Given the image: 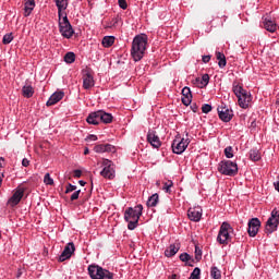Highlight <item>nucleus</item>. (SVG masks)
Listing matches in <instances>:
<instances>
[{
	"instance_id": "obj_45",
	"label": "nucleus",
	"mask_w": 279,
	"mask_h": 279,
	"mask_svg": "<svg viewBox=\"0 0 279 279\" xmlns=\"http://www.w3.org/2000/svg\"><path fill=\"white\" fill-rule=\"evenodd\" d=\"M195 259L202 260V250H199L197 246L195 247Z\"/></svg>"
},
{
	"instance_id": "obj_26",
	"label": "nucleus",
	"mask_w": 279,
	"mask_h": 279,
	"mask_svg": "<svg viewBox=\"0 0 279 279\" xmlns=\"http://www.w3.org/2000/svg\"><path fill=\"white\" fill-rule=\"evenodd\" d=\"M232 92L234 93L235 97H241V95L247 93V90H245L243 88V86H241L239 84V82L234 81L233 84H232Z\"/></svg>"
},
{
	"instance_id": "obj_3",
	"label": "nucleus",
	"mask_w": 279,
	"mask_h": 279,
	"mask_svg": "<svg viewBox=\"0 0 279 279\" xmlns=\"http://www.w3.org/2000/svg\"><path fill=\"white\" fill-rule=\"evenodd\" d=\"M112 119L113 117L110 113L104 110H98L89 113L86 121L89 123V125H99V123L108 124L112 121Z\"/></svg>"
},
{
	"instance_id": "obj_55",
	"label": "nucleus",
	"mask_w": 279,
	"mask_h": 279,
	"mask_svg": "<svg viewBox=\"0 0 279 279\" xmlns=\"http://www.w3.org/2000/svg\"><path fill=\"white\" fill-rule=\"evenodd\" d=\"M88 154H90V150H89L88 148H85L84 155H85V156H88Z\"/></svg>"
},
{
	"instance_id": "obj_2",
	"label": "nucleus",
	"mask_w": 279,
	"mask_h": 279,
	"mask_svg": "<svg viewBox=\"0 0 279 279\" xmlns=\"http://www.w3.org/2000/svg\"><path fill=\"white\" fill-rule=\"evenodd\" d=\"M143 215V205H136L135 207H128L124 211V220L129 222V230H136L138 220Z\"/></svg>"
},
{
	"instance_id": "obj_47",
	"label": "nucleus",
	"mask_w": 279,
	"mask_h": 279,
	"mask_svg": "<svg viewBox=\"0 0 279 279\" xmlns=\"http://www.w3.org/2000/svg\"><path fill=\"white\" fill-rule=\"evenodd\" d=\"M194 84H196V86H198V88H202V78L196 77L194 81Z\"/></svg>"
},
{
	"instance_id": "obj_56",
	"label": "nucleus",
	"mask_w": 279,
	"mask_h": 279,
	"mask_svg": "<svg viewBox=\"0 0 279 279\" xmlns=\"http://www.w3.org/2000/svg\"><path fill=\"white\" fill-rule=\"evenodd\" d=\"M3 157H0V168H3Z\"/></svg>"
},
{
	"instance_id": "obj_1",
	"label": "nucleus",
	"mask_w": 279,
	"mask_h": 279,
	"mask_svg": "<svg viewBox=\"0 0 279 279\" xmlns=\"http://www.w3.org/2000/svg\"><path fill=\"white\" fill-rule=\"evenodd\" d=\"M147 35L142 34L134 37L131 48V56L135 62L143 60L145 51L147 50Z\"/></svg>"
},
{
	"instance_id": "obj_48",
	"label": "nucleus",
	"mask_w": 279,
	"mask_h": 279,
	"mask_svg": "<svg viewBox=\"0 0 279 279\" xmlns=\"http://www.w3.org/2000/svg\"><path fill=\"white\" fill-rule=\"evenodd\" d=\"M191 110H193L194 112H197L199 110V107L197 106V104H192L191 105Z\"/></svg>"
},
{
	"instance_id": "obj_16",
	"label": "nucleus",
	"mask_w": 279,
	"mask_h": 279,
	"mask_svg": "<svg viewBox=\"0 0 279 279\" xmlns=\"http://www.w3.org/2000/svg\"><path fill=\"white\" fill-rule=\"evenodd\" d=\"M96 154H114L117 148L111 144H98L94 147Z\"/></svg>"
},
{
	"instance_id": "obj_20",
	"label": "nucleus",
	"mask_w": 279,
	"mask_h": 279,
	"mask_svg": "<svg viewBox=\"0 0 279 279\" xmlns=\"http://www.w3.org/2000/svg\"><path fill=\"white\" fill-rule=\"evenodd\" d=\"M251 102H252V95H250L247 92H244V94L238 98V104L240 108L247 109L250 108Z\"/></svg>"
},
{
	"instance_id": "obj_59",
	"label": "nucleus",
	"mask_w": 279,
	"mask_h": 279,
	"mask_svg": "<svg viewBox=\"0 0 279 279\" xmlns=\"http://www.w3.org/2000/svg\"><path fill=\"white\" fill-rule=\"evenodd\" d=\"M169 279H178V275H172Z\"/></svg>"
},
{
	"instance_id": "obj_30",
	"label": "nucleus",
	"mask_w": 279,
	"mask_h": 279,
	"mask_svg": "<svg viewBox=\"0 0 279 279\" xmlns=\"http://www.w3.org/2000/svg\"><path fill=\"white\" fill-rule=\"evenodd\" d=\"M102 47H112L114 45V36H105L101 41Z\"/></svg>"
},
{
	"instance_id": "obj_6",
	"label": "nucleus",
	"mask_w": 279,
	"mask_h": 279,
	"mask_svg": "<svg viewBox=\"0 0 279 279\" xmlns=\"http://www.w3.org/2000/svg\"><path fill=\"white\" fill-rule=\"evenodd\" d=\"M218 171L219 173H222V175H229L230 178H234V175L239 173V166L234 161L225 160L219 163Z\"/></svg>"
},
{
	"instance_id": "obj_57",
	"label": "nucleus",
	"mask_w": 279,
	"mask_h": 279,
	"mask_svg": "<svg viewBox=\"0 0 279 279\" xmlns=\"http://www.w3.org/2000/svg\"><path fill=\"white\" fill-rule=\"evenodd\" d=\"M78 184H80L81 186H86V182H85V181H78Z\"/></svg>"
},
{
	"instance_id": "obj_40",
	"label": "nucleus",
	"mask_w": 279,
	"mask_h": 279,
	"mask_svg": "<svg viewBox=\"0 0 279 279\" xmlns=\"http://www.w3.org/2000/svg\"><path fill=\"white\" fill-rule=\"evenodd\" d=\"M210 110H213V106L205 104L202 107V112H204V114H208V112H210Z\"/></svg>"
},
{
	"instance_id": "obj_19",
	"label": "nucleus",
	"mask_w": 279,
	"mask_h": 279,
	"mask_svg": "<svg viewBox=\"0 0 279 279\" xmlns=\"http://www.w3.org/2000/svg\"><path fill=\"white\" fill-rule=\"evenodd\" d=\"M64 98V92L62 90H57L54 92L50 98L48 99V101L46 102V106H56V104H58V101H62V99Z\"/></svg>"
},
{
	"instance_id": "obj_38",
	"label": "nucleus",
	"mask_w": 279,
	"mask_h": 279,
	"mask_svg": "<svg viewBox=\"0 0 279 279\" xmlns=\"http://www.w3.org/2000/svg\"><path fill=\"white\" fill-rule=\"evenodd\" d=\"M173 187V181H167L163 183V187L162 191H165L166 193L171 194V189Z\"/></svg>"
},
{
	"instance_id": "obj_27",
	"label": "nucleus",
	"mask_w": 279,
	"mask_h": 279,
	"mask_svg": "<svg viewBox=\"0 0 279 279\" xmlns=\"http://www.w3.org/2000/svg\"><path fill=\"white\" fill-rule=\"evenodd\" d=\"M22 94L26 99L34 97V87H32V85H24L22 87Z\"/></svg>"
},
{
	"instance_id": "obj_36",
	"label": "nucleus",
	"mask_w": 279,
	"mask_h": 279,
	"mask_svg": "<svg viewBox=\"0 0 279 279\" xmlns=\"http://www.w3.org/2000/svg\"><path fill=\"white\" fill-rule=\"evenodd\" d=\"M226 158H234V148L232 146H228L225 148Z\"/></svg>"
},
{
	"instance_id": "obj_10",
	"label": "nucleus",
	"mask_w": 279,
	"mask_h": 279,
	"mask_svg": "<svg viewBox=\"0 0 279 279\" xmlns=\"http://www.w3.org/2000/svg\"><path fill=\"white\" fill-rule=\"evenodd\" d=\"M191 143V140L186 138H182V140H174L172 142V151L173 154H184V151L186 150V148L189 147Z\"/></svg>"
},
{
	"instance_id": "obj_28",
	"label": "nucleus",
	"mask_w": 279,
	"mask_h": 279,
	"mask_svg": "<svg viewBox=\"0 0 279 279\" xmlns=\"http://www.w3.org/2000/svg\"><path fill=\"white\" fill-rule=\"evenodd\" d=\"M216 59L218 60V66L220 69H223L228 62L226 61V54L220 51H216Z\"/></svg>"
},
{
	"instance_id": "obj_51",
	"label": "nucleus",
	"mask_w": 279,
	"mask_h": 279,
	"mask_svg": "<svg viewBox=\"0 0 279 279\" xmlns=\"http://www.w3.org/2000/svg\"><path fill=\"white\" fill-rule=\"evenodd\" d=\"M22 165H23L24 167H29V160H28L27 158H24V159L22 160Z\"/></svg>"
},
{
	"instance_id": "obj_49",
	"label": "nucleus",
	"mask_w": 279,
	"mask_h": 279,
	"mask_svg": "<svg viewBox=\"0 0 279 279\" xmlns=\"http://www.w3.org/2000/svg\"><path fill=\"white\" fill-rule=\"evenodd\" d=\"M74 178H82V170H74Z\"/></svg>"
},
{
	"instance_id": "obj_11",
	"label": "nucleus",
	"mask_w": 279,
	"mask_h": 279,
	"mask_svg": "<svg viewBox=\"0 0 279 279\" xmlns=\"http://www.w3.org/2000/svg\"><path fill=\"white\" fill-rule=\"evenodd\" d=\"M218 110V117L221 121H223L225 123H230V121H232V118L234 117V111H232V109H229L226 106H219L217 108Z\"/></svg>"
},
{
	"instance_id": "obj_13",
	"label": "nucleus",
	"mask_w": 279,
	"mask_h": 279,
	"mask_svg": "<svg viewBox=\"0 0 279 279\" xmlns=\"http://www.w3.org/2000/svg\"><path fill=\"white\" fill-rule=\"evenodd\" d=\"M93 86H95L93 71L90 69L83 70V88H85V90H89Z\"/></svg>"
},
{
	"instance_id": "obj_50",
	"label": "nucleus",
	"mask_w": 279,
	"mask_h": 279,
	"mask_svg": "<svg viewBox=\"0 0 279 279\" xmlns=\"http://www.w3.org/2000/svg\"><path fill=\"white\" fill-rule=\"evenodd\" d=\"M86 141H97V135H88Z\"/></svg>"
},
{
	"instance_id": "obj_32",
	"label": "nucleus",
	"mask_w": 279,
	"mask_h": 279,
	"mask_svg": "<svg viewBox=\"0 0 279 279\" xmlns=\"http://www.w3.org/2000/svg\"><path fill=\"white\" fill-rule=\"evenodd\" d=\"M64 62H66V64H73V62H75V53L74 52L65 53Z\"/></svg>"
},
{
	"instance_id": "obj_8",
	"label": "nucleus",
	"mask_w": 279,
	"mask_h": 279,
	"mask_svg": "<svg viewBox=\"0 0 279 279\" xmlns=\"http://www.w3.org/2000/svg\"><path fill=\"white\" fill-rule=\"evenodd\" d=\"M278 225H279V210L274 209L271 211V217L268 218L266 222V233L267 234H272V232H276L278 230Z\"/></svg>"
},
{
	"instance_id": "obj_25",
	"label": "nucleus",
	"mask_w": 279,
	"mask_h": 279,
	"mask_svg": "<svg viewBox=\"0 0 279 279\" xmlns=\"http://www.w3.org/2000/svg\"><path fill=\"white\" fill-rule=\"evenodd\" d=\"M177 252H180V244H171L165 251V256H167V258H171L172 256H175Z\"/></svg>"
},
{
	"instance_id": "obj_7",
	"label": "nucleus",
	"mask_w": 279,
	"mask_h": 279,
	"mask_svg": "<svg viewBox=\"0 0 279 279\" xmlns=\"http://www.w3.org/2000/svg\"><path fill=\"white\" fill-rule=\"evenodd\" d=\"M59 32L63 36V38H72L75 31H73V26L71 22H69V17L66 15L59 20Z\"/></svg>"
},
{
	"instance_id": "obj_35",
	"label": "nucleus",
	"mask_w": 279,
	"mask_h": 279,
	"mask_svg": "<svg viewBox=\"0 0 279 279\" xmlns=\"http://www.w3.org/2000/svg\"><path fill=\"white\" fill-rule=\"evenodd\" d=\"M208 82H210V76L208 74H204L201 78V88H206V86H208Z\"/></svg>"
},
{
	"instance_id": "obj_4",
	"label": "nucleus",
	"mask_w": 279,
	"mask_h": 279,
	"mask_svg": "<svg viewBox=\"0 0 279 279\" xmlns=\"http://www.w3.org/2000/svg\"><path fill=\"white\" fill-rule=\"evenodd\" d=\"M234 232V228L230 226L228 222H222L220 226V230L218 232L217 241L220 245H228V243L232 242V234Z\"/></svg>"
},
{
	"instance_id": "obj_17",
	"label": "nucleus",
	"mask_w": 279,
	"mask_h": 279,
	"mask_svg": "<svg viewBox=\"0 0 279 279\" xmlns=\"http://www.w3.org/2000/svg\"><path fill=\"white\" fill-rule=\"evenodd\" d=\"M187 217H189L190 221H194V222L201 221V219H202V208L191 207L187 210Z\"/></svg>"
},
{
	"instance_id": "obj_15",
	"label": "nucleus",
	"mask_w": 279,
	"mask_h": 279,
	"mask_svg": "<svg viewBox=\"0 0 279 279\" xmlns=\"http://www.w3.org/2000/svg\"><path fill=\"white\" fill-rule=\"evenodd\" d=\"M258 230H260V220L258 218H252L248 221V236H256L258 234Z\"/></svg>"
},
{
	"instance_id": "obj_14",
	"label": "nucleus",
	"mask_w": 279,
	"mask_h": 279,
	"mask_svg": "<svg viewBox=\"0 0 279 279\" xmlns=\"http://www.w3.org/2000/svg\"><path fill=\"white\" fill-rule=\"evenodd\" d=\"M75 253V244L73 242H70L65 245L63 252L59 256L60 263H64V260H69L71 256Z\"/></svg>"
},
{
	"instance_id": "obj_5",
	"label": "nucleus",
	"mask_w": 279,
	"mask_h": 279,
	"mask_svg": "<svg viewBox=\"0 0 279 279\" xmlns=\"http://www.w3.org/2000/svg\"><path fill=\"white\" fill-rule=\"evenodd\" d=\"M88 275L92 279H114V274L97 265L88 266Z\"/></svg>"
},
{
	"instance_id": "obj_22",
	"label": "nucleus",
	"mask_w": 279,
	"mask_h": 279,
	"mask_svg": "<svg viewBox=\"0 0 279 279\" xmlns=\"http://www.w3.org/2000/svg\"><path fill=\"white\" fill-rule=\"evenodd\" d=\"M34 8H36L35 0H24V16H29L34 11Z\"/></svg>"
},
{
	"instance_id": "obj_23",
	"label": "nucleus",
	"mask_w": 279,
	"mask_h": 279,
	"mask_svg": "<svg viewBox=\"0 0 279 279\" xmlns=\"http://www.w3.org/2000/svg\"><path fill=\"white\" fill-rule=\"evenodd\" d=\"M54 2L58 8V16L60 21L62 19V10H66V8H69V2L66 0H54Z\"/></svg>"
},
{
	"instance_id": "obj_33",
	"label": "nucleus",
	"mask_w": 279,
	"mask_h": 279,
	"mask_svg": "<svg viewBox=\"0 0 279 279\" xmlns=\"http://www.w3.org/2000/svg\"><path fill=\"white\" fill-rule=\"evenodd\" d=\"M210 276L214 279H221V270H219L217 267H211Z\"/></svg>"
},
{
	"instance_id": "obj_60",
	"label": "nucleus",
	"mask_w": 279,
	"mask_h": 279,
	"mask_svg": "<svg viewBox=\"0 0 279 279\" xmlns=\"http://www.w3.org/2000/svg\"><path fill=\"white\" fill-rule=\"evenodd\" d=\"M190 267H193V264H189Z\"/></svg>"
},
{
	"instance_id": "obj_9",
	"label": "nucleus",
	"mask_w": 279,
	"mask_h": 279,
	"mask_svg": "<svg viewBox=\"0 0 279 279\" xmlns=\"http://www.w3.org/2000/svg\"><path fill=\"white\" fill-rule=\"evenodd\" d=\"M102 167L104 169L100 171V175L107 180H114V163L110 159H104Z\"/></svg>"
},
{
	"instance_id": "obj_24",
	"label": "nucleus",
	"mask_w": 279,
	"mask_h": 279,
	"mask_svg": "<svg viewBox=\"0 0 279 279\" xmlns=\"http://www.w3.org/2000/svg\"><path fill=\"white\" fill-rule=\"evenodd\" d=\"M264 27L267 32H270V34H274V32H276V29H278V25L276 24V22L271 21V19H265L264 20Z\"/></svg>"
},
{
	"instance_id": "obj_54",
	"label": "nucleus",
	"mask_w": 279,
	"mask_h": 279,
	"mask_svg": "<svg viewBox=\"0 0 279 279\" xmlns=\"http://www.w3.org/2000/svg\"><path fill=\"white\" fill-rule=\"evenodd\" d=\"M3 178H4V174H3V173L0 174V187H1V185L3 184Z\"/></svg>"
},
{
	"instance_id": "obj_21",
	"label": "nucleus",
	"mask_w": 279,
	"mask_h": 279,
	"mask_svg": "<svg viewBox=\"0 0 279 279\" xmlns=\"http://www.w3.org/2000/svg\"><path fill=\"white\" fill-rule=\"evenodd\" d=\"M182 104L184 106H191V101H193V94H191V88L190 87H184L182 89Z\"/></svg>"
},
{
	"instance_id": "obj_12",
	"label": "nucleus",
	"mask_w": 279,
	"mask_h": 279,
	"mask_svg": "<svg viewBox=\"0 0 279 279\" xmlns=\"http://www.w3.org/2000/svg\"><path fill=\"white\" fill-rule=\"evenodd\" d=\"M23 195H25V187L19 186L14 190L12 197L8 201L9 206L14 208V206H19L21 199H23Z\"/></svg>"
},
{
	"instance_id": "obj_43",
	"label": "nucleus",
	"mask_w": 279,
	"mask_h": 279,
	"mask_svg": "<svg viewBox=\"0 0 279 279\" xmlns=\"http://www.w3.org/2000/svg\"><path fill=\"white\" fill-rule=\"evenodd\" d=\"M118 3L122 10H128V1L126 0H118Z\"/></svg>"
},
{
	"instance_id": "obj_52",
	"label": "nucleus",
	"mask_w": 279,
	"mask_h": 279,
	"mask_svg": "<svg viewBox=\"0 0 279 279\" xmlns=\"http://www.w3.org/2000/svg\"><path fill=\"white\" fill-rule=\"evenodd\" d=\"M274 186L279 193V177H277V181L274 182Z\"/></svg>"
},
{
	"instance_id": "obj_18",
	"label": "nucleus",
	"mask_w": 279,
	"mask_h": 279,
	"mask_svg": "<svg viewBox=\"0 0 279 279\" xmlns=\"http://www.w3.org/2000/svg\"><path fill=\"white\" fill-rule=\"evenodd\" d=\"M147 141L155 149H158L160 145H162L160 137L156 134V131H149L147 133Z\"/></svg>"
},
{
	"instance_id": "obj_37",
	"label": "nucleus",
	"mask_w": 279,
	"mask_h": 279,
	"mask_svg": "<svg viewBox=\"0 0 279 279\" xmlns=\"http://www.w3.org/2000/svg\"><path fill=\"white\" fill-rule=\"evenodd\" d=\"M12 40H14V36L12 35V33L5 34L2 38L3 45H10V43H12Z\"/></svg>"
},
{
	"instance_id": "obj_29",
	"label": "nucleus",
	"mask_w": 279,
	"mask_h": 279,
	"mask_svg": "<svg viewBox=\"0 0 279 279\" xmlns=\"http://www.w3.org/2000/svg\"><path fill=\"white\" fill-rule=\"evenodd\" d=\"M158 202H159L158 193H155V194H153V195L148 198V201H147V206H148L149 208H154V207L158 206Z\"/></svg>"
},
{
	"instance_id": "obj_53",
	"label": "nucleus",
	"mask_w": 279,
	"mask_h": 279,
	"mask_svg": "<svg viewBox=\"0 0 279 279\" xmlns=\"http://www.w3.org/2000/svg\"><path fill=\"white\" fill-rule=\"evenodd\" d=\"M23 276V271L21 269L17 270L16 278H21Z\"/></svg>"
},
{
	"instance_id": "obj_44",
	"label": "nucleus",
	"mask_w": 279,
	"mask_h": 279,
	"mask_svg": "<svg viewBox=\"0 0 279 279\" xmlns=\"http://www.w3.org/2000/svg\"><path fill=\"white\" fill-rule=\"evenodd\" d=\"M80 193H82L81 190L75 191V192L71 195V202H75V199H80Z\"/></svg>"
},
{
	"instance_id": "obj_42",
	"label": "nucleus",
	"mask_w": 279,
	"mask_h": 279,
	"mask_svg": "<svg viewBox=\"0 0 279 279\" xmlns=\"http://www.w3.org/2000/svg\"><path fill=\"white\" fill-rule=\"evenodd\" d=\"M73 191H77V186L71 184V183H68V186H66V190H65V193H73Z\"/></svg>"
},
{
	"instance_id": "obj_46",
	"label": "nucleus",
	"mask_w": 279,
	"mask_h": 279,
	"mask_svg": "<svg viewBox=\"0 0 279 279\" xmlns=\"http://www.w3.org/2000/svg\"><path fill=\"white\" fill-rule=\"evenodd\" d=\"M210 54H208V56H203V62L205 63V64H208V62H210Z\"/></svg>"
},
{
	"instance_id": "obj_41",
	"label": "nucleus",
	"mask_w": 279,
	"mask_h": 279,
	"mask_svg": "<svg viewBox=\"0 0 279 279\" xmlns=\"http://www.w3.org/2000/svg\"><path fill=\"white\" fill-rule=\"evenodd\" d=\"M180 260H182V263H189V260H191V255L183 253L180 255Z\"/></svg>"
},
{
	"instance_id": "obj_34",
	"label": "nucleus",
	"mask_w": 279,
	"mask_h": 279,
	"mask_svg": "<svg viewBox=\"0 0 279 279\" xmlns=\"http://www.w3.org/2000/svg\"><path fill=\"white\" fill-rule=\"evenodd\" d=\"M201 276H202V269H199L198 267H196V268H194V270L191 272L189 279H201Z\"/></svg>"
},
{
	"instance_id": "obj_39",
	"label": "nucleus",
	"mask_w": 279,
	"mask_h": 279,
	"mask_svg": "<svg viewBox=\"0 0 279 279\" xmlns=\"http://www.w3.org/2000/svg\"><path fill=\"white\" fill-rule=\"evenodd\" d=\"M44 182L49 186H53V179L51 178V174L46 173L44 177Z\"/></svg>"
},
{
	"instance_id": "obj_58",
	"label": "nucleus",
	"mask_w": 279,
	"mask_h": 279,
	"mask_svg": "<svg viewBox=\"0 0 279 279\" xmlns=\"http://www.w3.org/2000/svg\"><path fill=\"white\" fill-rule=\"evenodd\" d=\"M111 25L114 27L117 25V20H112Z\"/></svg>"
},
{
	"instance_id": "obj_31",
	"label": "nucleus",
	"mask_w": 279,
	"mask_h": 279,
	"mask_svg": "<svg viewBox=\"0 0 279 279\" xmlns=\"http://www.w3.org/2000/svg\"><path fill=\"white\" fill-rule=\"evenodd\" d=\"M250 158H251V160H253V162H258V160H260V150L259 149H251Z\"/></svg>"
}]
</instances>
